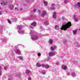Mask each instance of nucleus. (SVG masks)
Instances as JSON below:
<instances>
[{
	"instance_id": "nucleus-9",
	"label": "nucleus",
	"mask_w": 80,
	"mask_h": 80,
	"mask_svg": "<svg viewBox=\"0 0 80 80\" xmlns=\"http://www.w3.org/2000/svg\"><path fill=\"white\" fill-rule=\"evenodd\" d=\"M53 18H57V12H54L52 15Z\"/></svg>"
},
{
	"instance_id": "nucleus-31",
	"label": "nucleus",
	"mask_w": 80,
	"mask_h": 80,
	"mask_svg": "<svg viewBox=\"0 0 80 80\" xmlns=\"http://www.w3.org/2000/svg\"><path fill=\"white\" fill-rule=\"evenodd\" d=\"M4 69L5 70H7V66L4 67Z\"/></svg>"
},
{
	"instance_id": "nucleus-32",
	"label": "nucleus",
	"mask_w": 80,
	"mask_h": 80,
	"mask_svg": "<svg viewBox=\"0 0 80 80\" xmlns=\"http://www.w3.org/2000/svg\"><path fill=\"white\" fill-rule=\"evenodd\" d=\"M68 0H64V2L65 3H67L68 2Z\"/></svg>"
},
{
	"instance_id": "nucleus-57",
	"label": "nucleus",
	"mask_w": 80,
	"mask_h": 80,
	"mask_svg": "<svg viewBox=\"0 0 80 80\" xmlns=\"http://www.w3.org/2000/svg\"><path fill=\"white\" fill-rule=\"evenodd\" d=\"M8 80H10V79H9Z\"/></svg>"
},
{
	"instance_id": "nucleus-54",
	"label": "nucleus",
	"mask_w": 80,
	"mask_h": 80,
	"mask_svg": "<svg viewBox=\"0 0 80 80\" xmlns=\"http://www.w3.org/2000/svg\"><path fill=\"white\" fill-rule=\"evenodd\" d=\"M16 8V9H17V8Z\"/></svg>"
},
{
	"instance_id": "nucleus-12",
	"label": "nucleus",
	"mask_w": 80,
	"mask_h": 80,
	"mask_svg": "<svg viewBox=\"0 0 80 80\" xmlns=\"http://www.w3.org/2000/svg\"><path fill=\"white\" fill-rule=\"evenodd\" d=\"M51 7H52V8H51V10H55V5L54 4H51Z\"/></svg>"
},
{
	"instance_id": "nucleus-47",
	"label": "nucleus",
	"mask_w": 80,
	"mask_h": 80,
	"mask_svg": "<svg viewBox=\"0 0 80 80\" xmlns=\"http://www.w3.org/2000/svg\"><path fill=\"white\" fill-rule=\"evenodd\" d=\"M0 15H2V12L0 11Z\"/></svg>"
},
{
	"instance_id": "nucleus-50",
	"label": "nucleus",
	"mask_w": 80,
	"mask_h": 80,
	"mask_svg": "<svg viewBox=\"0 0 80 80\" xmlns=\"http://www.w3.org/2000/svg\"><path fill=\"white\" fill-rule=\"evenodd\" d=\"M79 11L80 12V8L79 9Z\"/></svg>"
},
{
	"instance_id": "nucleus-29",
	"label": "nucleus",
	"mask_w": 80,
	"mask_h": 80,
	"mask_svg": "<svg viewBox=\"0 0 80 80\" xmlns=\"http://www.w3.org/2000/svg\"><path fill=\"white\" fill-rule=\"evenodd\" d=\"M67 40H66V39H64V40L63 43L66 44V43H67Z\"/></svg>"
},
{
	"instance_id": "nucleus-36",
	"label": "nucleus",
	"mask_w": 80,
	"mask_h": 80,
	"mask_svg": "<svg viewBox=\"0 0 80 80\" xmlns=\"http://www.w3.org/2000/svg\"><path fill=\"white\" fill-rule=\"evenodd\" d=\"M28 80H32V78L30 77H29L28 78Z\"/></svg>"
},
{
	"instance_id": "nucleus-1",
	"label": "nucleus",
	"mask_w": 80,
	"mask_h": 80,
	"mask_svg": "<svg viewBox=\"0 0 80 80\" xmlns=\"http://www.w3.org/2000/svg\"><path fill=\"white\" fill-rule=\"evenodd\" d=\"M30 35L31 36V39L32 40L35 41V40H37L38 38V33L33 31H32L30 32Z\"/></svg>"
},
{
	"instance_id": "nucleus-19",
	"label": "nucleus",
	"mask_w": 80,
	"mask_h": 80,
	"mask_svg": "<svg viewBox=\"0 0 80 80\" xmlns=\"http://www.w3.org/2000/svg\"><path fill=\"white\" fill-rule=\"evenodd\" d=\"M59 26L58 25H56L55 27V28L56 30H58L59 28Z\"/></svg>"
},
{
	"instance_id": "nucleus-26",
	"label": "nucleus",
	"mask_w": 80,
	"mask_h": 80,
	"mask_svg": "<svg viewBox=\"0 0 80 80\" xmlns=\"http://www.w3.org/2000/svg\"><path fill=\"white\" fill-rule=\"evenodd\" d=\"M77 5L79 7V8H80V2H78L77 3Z\"/></svg>"
},
{
	"instance_id": "nucleus-56",
	"label": "nucleus",
	"mask_w": 80,
	"mask_h": 80,
	"mask_svg": "<svg viewBox=\"0 0 80 80\" xmlns=\"http://www.w3.org/2000/svg\"><path fill=\"white\" fill-rule=\"evenodd\" d=\"M47 61H48V60Z\"/></svg>"
},
{
	"instance_id": "nucleus-55",
	"label": "nucleus",
	"mask_w": 80,
	"mask_h": 80,
	"mask_svg": "<svg viewBox=\"0 0 80 80\" xmlns=\"http://www.w3.org/2000/svg\"><path fill=\"white\" fill-rule=\"evenodd\" d=\"M18 11H19V10H18Z\"/></svg>"
},
{
	"instance_id": "nucleus-11",
	"label": "nucleus",
	"mask_w": 80,
	"mask_h": 80,
	"mask_svg": "<svg viewBox=\"0 0 80 80\" xmlns=\"http://www.w3.org/2000/svg\"><path fill=\"white\" fill-rule=\"evenodd\" d=\"M16 53L18 55H20L21 54V52H20V51L18 49H17L15 51Z\"/></svg>"
},
{
	"instance_id": "nucleus-13",
	"label": "nucleus",
	"mask_w": 80,
	"mask_h": 80,
	"mask_svg": "<svg viewBox=\"0 0 80 80\" xmlns=\"http://www.w3.org/2000/svg\"><path fill=\"white\" fill-rule=\"evenodd\" d=\"M75 44L76 47H78V48L80 47V44H79V43H78V42H75Z\"/></svg>"
},
{
	"instance_id": "nucleus-10",
	"label": "nucleus",
	"mask_w": 80,
	"mask_h": 80,
	"mask_svg": "<svg viewBox=\"0 0 80 80\" xmlns=\"http://www.w3.org/2000/svg\"><path fill=\"white\" fill-rule=\"evenodd\" d=\"M55 48H57V46L56 45H54L53 47L51 46L50 47V49L52 51L54 50Z\"/></svg>"
},
{
	"instance_id": "nucleus-18",
	"label": "nucleus",
	"mask_w": 80,
	"mask_h": 80,
	"mask_svg": "<svg viewBox=\"0 0 80 80\" xmlns=\"http://www.w3.org/2000/svg\"><path fill=\"white\" fill-rule=\"evenodd\" d=\"M31 25L32 26H33V27H35L36 26V25H37V23L36 22H33L31 24Z\"/></svg>"
},
{
	"instance_id": "nucleus-3",
	"label": "nucleus",
	"mask_w": 80,
	"mask_h": 80,
	"mask_svg": "<svg viewBox=\"0 0 80 80\" xmlns=\"http://www.w3.org/2000/svg\"><path fill=\"white\" fill-rule=\"evenodd\" d=\"M22 28V26H18L17 27V29L19 30H18V32L20 35H23L25 33V32L23 30H21Z\"/></svg>"
},
{
	"instance_id": "nucleus-37",
	"label": "nucleus",
	"mask_w": 80,
	"mask_h": 80,
	"mask_svg": "<svg viewBox=\"0 0 80 80\" xmlns=\"http://www.w3.org/2000/svg\"><path fill=\"white\" fill-rule=\"evenodd\" d=\"M62 20H65V17L63 16H62Z\"/></svg>"
},
{
	"instance_id": "nucleus-30",
	"label": "nucleus",
	"mask_w": 80,
	"mask_h": 80,
	"mask_svg": "<svg viewBox=\"0 0 80 80\" xmlns=\"http://www.w3.org/2000/svg\"><path fill=\"white\" fill-rule=\"evenodd\" d=\"M7 21L8 22V23H10V24H11V23H12V22H11V21H10V20H9V19H8L7 20Z\"/></svg>"
},
{
	"instance_id": "nucleus-39",
	"label": "nucleus",
	"mask_w": 80,
	"mask_h": 80,
	"mask_svg": "<svg viewBox=\"0 0 80 80\" xmlns=\"http://www.w3.org/2000/svg\"><path fill=\"white\" fill-rule=\"evenodd\" d=\"M67 75L68 76H69V75H70V73L69 72H68L67 73Z\"/></svg>"
},
{
	"instance_id": "nucleus-7",
	"label": "nucleus",
	"mask_w": 80,
	"mask_h": 80,
	"mask_svg": "<svg viewBox=\"0 0 80 80\" xmlns=\"http://www.w3.org/2000/svg\"><path fill=\"white\" fill-rule=\"evenodd\" d=\"M73 19H74V21L76 22H77L78 21V18H77V17L76 15H74L73 16Z\"/></svg>"
},
{
	"instance_id": "nucleus-33",
	"label": "nucleus",
	"mask_w": 80,
	"mask_h": 80,
	"mask_svg": "<svg viewBox=\"0 0 80 80\" xmlns=\"http://www.w3.org/2000/svg\"><path fill=\"white\" fill-rule=\"evenodd\" d=\"M16 21H17V18H14V19H13V22H16Z\"/></svg>"
},
{
	"instance_id": "nucleus-25",
	"label": "nucleus",
	"mask_w": 80,
	"mask_h": 80,
	"mask_svg": "<svg viewBox=\"0 0 80 80\" xmlns=\"http://www.w3.org/2000/svg\"><path fill=\"white\" fill-rule=\"evenodd\" d=\"M42 73L43 75H45L46 74V72H45V70L42 71Z\"/></svg>"
},
{
	"instance_id": "nucleus-16",
	"label": "nucleus",
	"mask_w": 80,
	"mask_h": 80,
	"mask_svg": "<svg viewBox=\"0 0 80 80\" xmlns=\"http://www.w3.org/2000/svg\"><path fill=\"white\" fill-rule=\"evenodd\" d=\"M18 58H19V60H20L22 61H23V57L21 56H19L18 57Z\"/></svg>"
},
{
	"instance_id": "nucleus-4",
	"label": "nucleus",
	"mask_w": 80,
	"mask_h": 80,
	"mask_svg": "<svg viewBox=\"0 0 80 80\" xmlns=\"http://www.w3.org/2000/svg\"><path fill=\"white\" fill-rule=\"evenodd\" d=\"M38 12L39 13H40V15L41 17H43L46 14V11H45L42 10L41 11V12L40 13V11H38Z\"/></svg>"
},
{
	"instance_id": "nucleus-8",
	"label": "nucleus",
	"mask_w": 80,
	"mask_h": 80,
	"mask_svg": "<svg viewBox=\"0 0 80 80\" xmlns=\"http://www.w3.org/2000/svg\"><path fill=\"white\" fill-rule=\"evenodd\" d=\"M62 69H63V70H67V66L65 64L62 65Z\"/></svg>"
},
{
	"instance_id": "nucleus-22",
	"label": "nucleus",
	"mask_w": 80,
	"mask_h": 80,
	"mask_svg": "<svg viewBox=\"0 0 80 80\" xmlns=\"http://www.w3.org/2000/svg\"><path fill=\"white\" fill-rule=\"evenodd\" d=\"M45 68L47 69L49 68H50V65L48 64L45 65Z\"/></svg>"
},
{
	"instance_id": "nucleus-58",
	"label": "nucleus",
	"mask_w": 80,
	"mask_h": 80,
	"mask_svg": "<svg viewBox=\"0 0 80 80\" xmlns=\"http://www.w3.org/2000/svg\"><path fill=\"white\" fill-rule=\"evenodd\" d=\"M17 5H18V4H17Z\"/></svg>"
},
{
	"instance_id": "nucleus-23",
	"label": "nucleus",
	"mask_w": 80,
	"mask_h": 80,
	"mask_svg": "<svg viewBox=\"0 0 80 80\" xmlns=\"http://www.w3.org/2000/svg\"><path fill=\"white\" fill-rule=\"evenodd\" d=\"M72 75L73 77H76V74L74 72L72 73Z\"/></svg>"
},
{
	"instance_id": "nucleus-6",
	"label": "nucleus",
	"mask_w": 80,
	"mask_h": 80,
	"mask_svg": "<svg viewBox=\"0 0 80 80\" xmlns=\"http://www.w3.org/2000/svg\"><path fill=\"white\" fill-rule=\"evenodd\" d=\"M57 54L56 52H50L49 53V55L50 57H53L54 55H55Z\"/></svg>"
},
{
	"instance_id": "nucleus-28",
	"label": "nucleus",
	"mask_w": 80,
	"mask_h": 80,
	"mask_svg": "<svg viewBox=\"0 0 80 80\" xmlns=\"http://www.w3.org/2000/svg\"><path fill=\"white\" fill-rule=\"evenodd\" d=\"M49 43H50V44H52L53 43V41L51 39L50 40Z\"/></svg>"
},
{
	"instance_id": "nucleus-48",
	"label": "nucleus",
	"mask_w": 80,
	"mask_h": 80,
	"mask_svg": "<svg viewBox=\"0 0 80 80\" xmlns=\"http://www.w3.org/2000/svg\"><path fill=\"white\" fill-rule=\"evenodd\" d=\"M17 48V46H15V47H14V48Z\"/></svg>"
},
{
	"instance_id": "nucleus-43",
	"label": "nucleus",
	"mask_w": 80,
	"mask_h": 80,
	"mask_svg": "<svg viewBox=\"0 0 80 80\" xmlns=\"http://www.w3.org/2000/svg\"><path fill=\"white\" fill-rule=\"evenodd\" d=\"M17 77H19L20 78V77H21V75H18L17 76Z\"/></svg>"
},
{
	"instance_id": "nucleus-53",
	"label": "nucleus",
	"mask_w": 80,
	"mask_h": 80,
	"mask_svg": "<svg viewBox=\"0 0 80 80\" xmlns=\"http://www.w3.org/2000/svg\"><path fill=\"white\" fill-rule=\"evenodd\" d=\"M75 7H77V6H76V5H75Z\"/></svg>"
},
{
	"instance_id": "nucleus-38",
	"label": "nucleus",
	"mask_w": 80,
	"mask_h": 80,
	"mask_svg": "<svg viewBox=\"0 0 80 80\" xmlns=\"http://www.w3.org/2000/svg\"><path fill=\"white\" fill-rule=\"evenodd\" d=\"M41 56V54H40V53H38V57H40Z\"/></svg>"
},
{
	"instance_id": "nucleus-41",
	"label": "nucleus",
	"mask_w": 80,
	"mask_h": 80,
	"mask_svg": "<svg viewBox=\"0 0 80 80\" xmlns=\"http://www.w3.org/2000/svg\"><path fill=\"white\" fill-rule=\"evenodd\" d=\"M11 53L12 55H14V53H13V52L12 51L11 52Z\"/></svg>"
},
{
	"instance_id": "nucleus-20",
	"label": "nucleus",
	"mask_w": 80,
	"mask_h": 80,
	"mask_svg": "<svg viewBox=\"0 0 80 80\" xmlns=\"http://www.w3.org/2000/svg\"><path fill=\"white\" fill-rule=\"evenodd\" d=\"M49 24V22H48V21H46L44 22V25H48Z\"/></svg>"
},
{
	"instance_id": "nucleus-17",
	"label": "nucleus",
	"mask_w": 80,
	"mask_h": 80,
	"mask_svg": "<svg viewBox=\"0 0 80 80\" xmlns=\"http://www.w3.org/2000/svg\"><path fill=\"white\" fill-rule=\"evenodd\" d=\"M8 7L9 8L11 9H13V6L12 5H9Z\"/></svg>"
},
{
	"instance_id": "nucleus-14",
	"label": "nucleus",
	"mask_w": 80,
	"mask_h": 80,
	"mask_svg": "<svg viewBox=\"0 0 80 80\" xmlns=\"http://www.w3.org/2000/svg\"><path fill=\"white\" fill-rule=\"evenodd\" d=\"M1 39L2 41H3V42H6L7 40V39L6 38L3 37V38H1Z\"/></svg>"
},
{
	"instance_id": "nucleus-5",
	"label": "nucleus",
	"mask_w": 80,
	"mask_h": 80,
	"mask_svg": "<svg viewBox=\"0 0 80 80\" xmlns=\"http://www.w3.org/2000/svg\"><path fill=\"white\" fill-rule=\"evenodd\" d=\"M4 0H2V1H3ZM5 2L1 3V5H3V6H5L6 5H8V0H5Z\"/></svg>"
},
{
	"instance_id": "nucleus-42",
	"label": "nucleus",
	"mask_w": 80,
	"mask_h": 80,
	"mask_svg": "<svg viewBox=\"0 0 80 80\" xmlns=\"http://www.w3.org/2000/svg\"><path fill=\"white\" fill-rule=\"evenodd\" d=\"M58 64H59V62H56V63H55V65H58Z\"/></svg>"
},
{
	"instance_id": "nucleus-2",
	"label": "nucleus",
	"mask_w": 80,
	"mask_h": 80,
	"mask_svg": "<svg viewBox=\"0 0 80 80\" xmlns=\"http://www.w3.org/2000/svg\"><path fill=\"white\" fill-rule=\"evenodd\" d=\"M72 26V24L70 22H64L63 23V25L62 27V28H60L61 30H67L68 28H70V27Z\"/></svg>"
},
{
	"instance_id": "nucleus-45",
	"label": "nucleus",
	"mask_w": 80,
	"mask_h": 80,
	"mask_svg": "<svg viewBox=\"0 0 80 80\" xmlns=\"http://www.w3.org/2000/svg\"><path fill=\"white\" fill-rule=\"evenodd\" d=\"M25 67L26 68H27V67H28V65H25Z\"/></svg>"
},
{
	"instance_id": "nucleus-40",
	"label": "nucleus",
	"mask_w": 80,
	"mask_h": 80,
	"mask_svg": "<svg viewBox=\"0 0 80 80\" xmlns=\"http://www.w3.org/2000/svg\"><path fill=\"white\" fill-rule=\"evenodd\" d=\"M33 12H36V9H34L33 10Z\"/></svg>"
},
{
	"instance_id": "nucleus-52",
	"label": "nucleus",
	"mask_w": 80,
	"mask_h": 80,
	"mask_svg": "<svg viewBox=\"0 0 80 80\" xmlns=\"http://www.w3.org/2000/svg\"><path fill=\"white\" fill-rule=\"evenodd\" d=\"M30 28H31L32 29L33 28L32 27H31Z\"/></svg>"
},
{
	"instance_id": "nucleus-24",
	"label": "nucleus",
	"mask_w": 80,
	"mask_h": 80,
	"mask_svg": "<svg viewBox=\"0 0 80 80\" xmlns=\"http://www.w3.org/2000/svg\"><path fill=\"white\" fill-rule=\"evenodd\" d=\"M77 30H74L73 31V33L74 35H75L76 34V33H77Z\"/></svg>"
},
{
	"instance_id": "nucleus-49",
	"label": "nucleus",
	"mask_w": 80,
	"mask_h": 80,
	"mask_svg": "<svg viewBox=\"0 0 80 80\" xmlns=\"http://www.w3.org/2000/svg\"><path fill=\"white\" fill-rule=\"evenodd\" d=\"M22 10V8H21V10Z\"/></svg>"
},
{
	"instance_id": "nucleus-15",
	"label": "nucleus",
	"mask_w": 80,
	"mask_h": 80,
	"mask_svg": "<svg viewBox=\"0 0 80 80\" xmlns=\"http://www.w3.org/2000/svg\"><path fill=\"white\" fill-rule=\"evenodd\" d=\"M42 66V64L39 63H37L36 67H41Z\"/></svg>"
},
{
	"instance_id": "nucleus-44",
	"label": "nucleus",
	"mask_w": 80,
	"mask_h": 80,
	"mask_svg": "<svg viewBox=\"0 0 80 80\" xmlns=\"http://www.w3.org/2000/svg\"><path fill=\"white\" fill-rule=\"evenodd\" d=\"M2 75V71H0V76Z\"/></svg>"
},
{
	"instance_id": "nucleus-35",
	"label": "nucleus",
	"mask_w": 80,
	"mask_h": 80,
	"mask_svg": "<svg viewBox=\"0 0 80 80\" xmlns=\"http://www.w3.org/2000/svg\"><path fill=\"white\" fill-rule=\"evenodd\" d=\"M29 18H32L33 17V15H30L29 17Z\"/></svg>"
},
{
	"instance_id": "nucleus-21",
	"label": "nucleus",
	"mask_w": 80,
	"mask_h": 80,
	"mask_svg": "<svg viewBox=\"0 0 80 80\" xmlns=\"http://www.w3.org/2000/svg\"><path fill=\"white\" fill-rule=\"evenodd\" d=\"M43 2L45 6H47V5H48V2L44 1Z\"/></svg>"
},
{
	"instance_id": "nucleus-46",
	"label": "nucleus",
	"mask_w": 80,
	"mask_h": 80,
	"mask_svg": "<svg viewBox=\"0 0 80 80\" xmlns=\"http://www.w3.org/2000/svg\"><path fill=\"white\" fill-rule=\"evenodd\" d=\"M1 69H2V67L1 66H0V70H1Z\"/></svg>"
},
{
	"instance_id": "nucleus-34",
	"label": "nucleus",
	"mask_w": 80,
	"mask_h": 80,
	"mask_svg": "<svg viewBox=\"0 0 80 80\" xmlns=\"http://www.w3.org/2000/svg\"><path fill=\"white\" fill-rule=\"evenodd\" d=\"M41 66L42 67H45V65L43 64H41Z\"/></svg>"
},
{
	"instance_id": "nucleus-51",
	"label": "nucleus",
	"mask_w": 80,
	"mask_h": 80,
	"mask_svg": "<svg viewBox=\"0 0 80 80\" xmlns=\"http://www.w3.org/2000/svg\"><path fill=\"white\" fill-rule=\"evenodd\" d=\"M79 31H80V29H79Z\"/></svg>"
},
{
	"instance_id": "nucleus-27",
	"label": "nucleus",
	"mask_w": 80,
	"mask_h": 80,
	"mask_svg": "<svg viewBox=\"0 0 80 80\" xmlns=\"http://www.w3.org/2000/svg\"><path fill=\"white\" fill-rule=\"evenodd\" d=\"M30 72V71L29 70H27L25 71L26 73H27V74L28 73H29Z\"/></svg>"
}]
</instances>
